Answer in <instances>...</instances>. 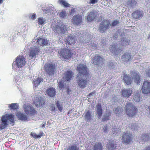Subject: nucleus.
Wrapping results in <instances>:
<instances>
[{"label": "nucleus", "instance_id": "21", "mask_svg": "<svg viewBox=\"0 0 150 150\" xmlns=\"http://www.w3.org/2000/svg\"><path fill=\"white\" fill-rule=\"evenodd\" d=\"M97 13L94 11L88 13L87 18L88 21L90 22L92 21L97 17Z\"/></svg>", "mask_w": 150, "mask_h": 150}, {"label": "nucleus", "instance_id": "60", "mask_svg": "<svg viewBox=\"0 0 150 150\" xmlns=\"http://www.w3.org/2000/svg\"><path fill=\"white\" fill-rule=\"evenodd\" d=\"M95 95V93L94 92L91 93L88 96L90 97L91 96H93Z\"/></svg>", "mask_w": 150, "mask_h": 150}, {"label": "nucleus", "instance_id": "16", "mask_svg": "<svg viewBox=\"0 0 150 150\" xmlns=\"http://www.w3.org/2000/svg\"><path fill=\"white\" fill-rule=\"evenodd\" d=\"M132 135L130 133H124L122 137V142L126 144H129L132 140Z\"/></svg>", "mask_w": 150, "mask_h": 150}, {"label": "nucleus", "instance_id": "19", "mask_svg": "<svg viewBox=\"0 0 150 150\" xmlns=\"http://www.w3.org/2000/svg\"><path fill=\"white\" fill-rule=\"evenodd\" d=\"M37 40V42L40 45H45L48 44V41L46 39L42 37L37 38H35V40Z\"/></svg>", "mask_w": 150, "mask_h": 150}, {"label": "nucleus", "instance_id": "42", "mask_svg": "<svg viewBox=\"0 0 150 150\" xmlns=\"http://www.w3.org/2000/svg\"><path fill=\"white\" fill-rule=\"evenodd\" d=\"M30 135L35 139H39L41 138L42 136V135L41 134H37L35 133L34 132H31Z\"/></svg>", "mask_w": 150, "mask_h": 150}, {"label": "nucleus", "instance_id": "7", "mask_svg": "<svg viewBox=\"0 0 150 150\" xmlns=\"http://www.w3.org/2000/svg\"><path fill=\"white\" fill-rule=\"evenodd\" d=\"M59 53L61 57L65 59H69L71 57L72 55L71 51L69 49H66L60 50L59 52Z\"/></svg>", "mask_w": 150, "mask_h": 150}, {"label": "nucleus", "instance_id": "64", "mask_svg": "<svg viewBox=\"0 0 150 150\" xmlns=\"http://www.w3.org/2000/svg\"><path fill=\"white\" fill-rule=\"evenodd\" d=\"M89 38L87 40H90V38L89 37Z\"/></svg>", "mask_w": 150, "mask_h": 150}, {"label": "nucleus", "instance_id": "13", "mask_svg": "<svg viewBox=\"0 0 150 150\" xmlns=\"http://www.w3.org/2000/svg\"><path fill=\"white\" fill-rule=\"evenodd\" d=\"M142 92L148 94L150 93V82L147 81H144L142 88Z\"/></svg>", "mask_w": 150, "mask_h": 150}, {"label": "nucleus", "instance_id": "40", "mask_svg": "<svg viewBox=\"0 0 150 150\" xmlns=\"http://www.w3.org/2000/svg\"><path fill=\"white\" fill-rule=\"evenodd\" d=\"M18 108V105L16 103H13L9 105V108L11 109L14 110L17 109Z\"/></svg>", "mask_w": 150, "mask_h": 150}, {"label": "nucleus", "instance_id": "27", "mask_svg": "<svg viewBox=\"0 0 150 150\" xmlns=\"http://www.w3.org/2000/svg\"><path fill=\"white\" fill-rule=\"evenodd\" d=\"M72 76V72L70 70H68L65 73L64 78L67 81H69Z\"/></svg>", "mask_w": 150, "mask_h": 150}, {"label": "nucleus", "instance_id": "62", "mask_svg": "<svg viewBox=\"0 0 150 150\" xmlns=\"http://www.w3.org/2000/svg\"><path fill=\"white\" fill-rule=\"evenodd\" d=\"M69 88H67V93L69 94Z\"/></svg>", "mask_w": 150, "mask_h": 150}, {"label": "nucleus", "instance_id": "38", "mask_svg": "<svg viewBox=\"0 0 150 150\" xmlns=\"http://www.w3.org/2000/svg\"><path fill=\"white\" fill-rule=\"evenodd\" d=\"M136 4V2L135 0H129L127 2V4L129 7H133Z\"/></svg>", "mask_w": 150, "mask_h": 150}, {"label": "nucleus", "instance_id": "59", "mask_svg": "<svg viewBox=\"0 0 150 150\" xmlns=\"http://www.w3.org/2000/svg\"><path fill=\"white\" fill-rule=\"evenodd\" d=\"M47 11L45 12V9L44 10V12L45 14L47 13L49 11V9L48 8H47Z\"/></svg>", "mask_w": 150, "mask_h": 150}, {"label": "nucleus", "instance_id": "63", "mask_svg": "<svg viewBox=\"0 0 150 150\" xmlns=\"http://www.w3.org/2000/svg\"><path fill=\"white\" fill-rule=\"evenodd\" d=\"M16 83L18 85H19L20 84V83L19 82V81H17V82H16Z\"/></svg>", "mask_w": 150, "mask_h": 150}, {"label": "nucleus", "instance_id": "47", "mask_svg": "<svg viewBox=\"0 0 150 150\" xmlns=\"http://www.w3.org/2000/svg\"><path fill=\"white\" fill-rule=\"evenodd\" d=\"M57 106L59 110L61 112L63 109L62 107L63 106L62 105V104L60 103L59 101H58L57 103Z\"/></svg>", "mask_w": 150, "mask_h": 150}, {"label": "nucleus", "instance_id": "34", "mask_svg": "<svg viewBox=\"0 0 150 150\" xmlns=\"http://www.w3.org/2000/svg\"><path fill=\"white\" fill-rule=\"evenodd\" d=\"M58 2L60 5L66 7H69L70 5L65 0H59Z\"/></svg>", "mask_w": 150, "mask_h": 150}, {"label": "nucleus", "instance_id": "23", "mask_svg": "<svg viewBox=\"0 0 150 150\" xmlns=\"http://www.w3.org/2000/svg\"><path fill=\"white\" fill-rule=\"evenodd\" d=\"M76 36L74 35L70 34V35L67 37L66 40L67 43L70 44H74L75 42Z\"/></svg>", "mask_w": 150, "mask_h": 150}, {"label": "nucleus", "instance_id": "6", "mask_svg": "<svg viewBox=\"0 0 150 150\" xmlns=\"http://www.w3.org/2000/svg\"><path fill=\"white\" fill-rule=\"evenodd\" d=\"M68 26L62 24L61 25H57L55 27H53V30L56 34L59 33L64 34L66 31L67 30Z\"/></svg>", "mask_w": 150, "mask_h": 150}, {"label": "nucleus", "instance_id": "30", "mask_svg": "<svg viewBox=\"0 0 150 150\" xmlns=\"http://www.w3.org/2000/svg\"><path fill=\"white\" fill-rule=\"evenodd\" d=\"M68 13L65 11H62L59 14V16L62 18L67 19L68 17Z\"/></svg>", "mask_w": 150, "mask_h": 150}, {"label": "nucleus", "instance_id": "36", "mask_svg": "<svg viewBox=\"0 0 150 150\" xmlns=\"http://www.w3.org/2000/svg\"><path fill=\"white\" fill-rule=\"evenodd\" d=\"M82 32H80V33H79H79H78V34L76 33V35L78 37V39H79V40L80 41L82 40V41H83V40H85V37H86V36L87 37L88 36L87 35H86L85 36L84 34H83V33L82 34Z\"/></svg>", "mask_w": 150, "mask_h": 150}, {"label": "nucleus", "instance_id": "39", "mask_svg": "<svg viewBox=\"0 0 150 150\" xmlns=\"http://www.w3.org/2000/svg\"><path fill=\"white\" fill-rule=\"evenodd\" d=\"M97 114L99 117H100L102 114L101 105L99 104L97 106Z\"/></svg>", "mask_w": 150, "mask_h": 150}, {"label": "nucleus", "instance_id": "57", "mask_svg": "<svg viewBox=\"0 0 150 150\" xmlns=\"http://www.w3.org/2000/svg\"><path fill=\"white\" fill-rule=\"evenodd\" d=\"M75 9H71V12H70V13H71V14H74L75 13Z\"/></svg>", "mask_w": 150, "mask_h": 150}, {"label": "nucleus", "instance_id": "1", "mask_svg": "<svg viewBox=\"0 0 150 150\" xmlns=\"http://www.w3.org/2000/svg\"><path fill=\"white\" fill-rule=\"evenodd\" d=\"M14 116L12 114H6L2 116V122L0 124V131L4 129L7 125L13 123Z\"/></svg>", "mask_w": 150, "mask_h": 150}, {"label": "nucleus", "instance_id": "35", "mask_svg": "<svg viewBox=\"0 0 150 150\" xmlns=\"http://www.w3.org/2000/svg\"><path fill=\"white\" fill-rule=\"evenodd\" d=\"M150 138V134H144L142 135L141 139L144 142L148 141Z\"/></svg>", "mask_w": 150, "mask_h": 150}, {"label": "nucleus", "instance_id": "46", "mask_svg": "<svg viewBox=\"0 0 150 150\" xmlns=\"http://www.w3.org/2000/svg\"><path fill=\"white\" fill-rule=\"evenodd\" d=\"M139 127L138 125H136L135 123L131 125V128L132 130H137Z\"/></svg>", "mask_w": 150, "mask_h": 150}, {"label": "nucleus", "instance_id": "44", "mask_svg": "<svg viewBox=\"0 0 150 150\" xmlns=\"http://www.w3.org/2000/svg\"><path fill=\"white\" fill-rule=\"evenodd\" d=\"M116 66V64L112 62H109L108 64V67L110 69L115 68Z\"/></svg>", "mask_w": 150, "mask_h": 150}, {"label": "nucleus", "instance_id": "26", "mask_svg": "<svg viewBox=\"0 0 150 150\" xmlns=\"http://www.w3.org/2000/svg\"><path fill=\"white\" fill-rule=\"evenodd\" d=\"M91 113L89 111H85V112L83 114L84 115L85 120H87L88 121H90L91 120Z\"/></svg>", "mask_w": 150, "mask_h": 150}, {"label": "nucleus", "instance_id": "4", "mask_svg": "<svg viewBox=\"0 0 150 150\" xmlns=\"http://www.w3.org/2000/svg\"><path fill=\"white\" fill-rule=\"evenodd\" d=\"M41 47L39 46H35L31 47L29 50V57L33 58L36 57L40 53Z\"/></svg>", "mask_w": 150, "mask_h": 150}, {"label": "nucleus", "instance_id": "53", "mask_svg": "<svg viewBox=\"0 0 150 150\" xmlns=\"http://www.w3.org/2000/svg\"><path fill=\"white\" fill-rule=\"evenodd\" d=\"M145 71L146 75L150 77V67H148V69H146Z\"/></svg>", "mask_w": 150, "mask_h": 150}, {"label": "nucleus", "instance_id": "43", "mask_svg": "<svg viewBox=\"0 0 150 150\" xmlns=\"http://www.w3.org/2000/svg\"><path fill=\"white\" fill-rule=\"evenodd\" d=\"M58 86L61 89L65 88V86L64 85V81H59L58 83Z\"/></svg>", "mask_w": 150, "mask_h": 150}, {"label": "nucleus", "instance_id": "17", "mask_svg": "<svg viewBox=\"0 0 150 150\" xmlns=\"http://www.w3.org/2000/svg\"><path fill=\"white\" fill-rule=\"evenodd\" d=\"M143 15V12L141 10H136L132 14V16L133 18L134 19H140Z\"/></svg>", "mask_w": 150, "mask_h": 150}, {"label": "nucleus", "instance_id": "55", "mask_svg": "<svg viewBox=\"0 0 150 150\" xmlns=\"http://www.w3.org/2000/svg\"><path fill=\"white\" fill-rule=\"evenodd\" d=\"M50 109L51 111L54 112L55 110V106L54 105H51Z\"/></svg>", "mask_w": 150, "mask_h": 150}, {"label": "nucleus", "instance_id": "58", "mask_svg": "<svg viewBox=\"0 0 150 150\" xmlns=\"http://www.w3.org/2000/svg\"><path fill=\"white\" fill-rule=\"evenodd\" d=\"M144 150H150V146H148L144 149Z\"/></svg>", "mask_w": 150, "mask_h": 150}, {"label": "nucleus", "instance_id": "45", "mask_svg": "<svg viewBox=\"0 0 150 150\" xmlns=\"http://www.w3.org/2000/svg\"><path fill=\"white\" fill-rule=\"evenodd\" d=\"M89 45L90 47H91L92 50H96L97 48L98 45L93 42H91L90 43Z\"/></svg>", "mask_w": 150, "mask_h": 150}, {"label": "nucleus", "instance_id": "20", "mask_svg": "<svg viewBox=\"0 0 150 150\" xmlns=\"http://www.w3.org/2000/svg\"><path fill=\"white\" fill-rule=\"evenodd\" d=\"M110 51L114 55L117 54L121 51L120 49L117 48L115 44L110 45Z\"/></svg>", "mask_w": 150, "mask_h": 150}, {"label": "nucleus", "instance_id": "52", "mask_svg": "<svg viewBox=\"0 0 150 150\" xmlns=\"http://www.w3.org/2000/svg\"><path fill=\"white\" fill-rule=\"evenodd\" d=\"M109 129V126L108 125H106L104 127L103 130L106 133L108 131Z\"/></svg>", "mask_w": 150, "mask_h": 150}, {"label": "nucleus", "instance_id": "8", "mask_svg": "<svg viewBox=\"0 0 150 150\" xmlns=\"http://www.w3.org/2000/svg\"><path fill=\"white\" fill-rule=\"evenodd\" d=\"M77 70L79 71L78 76H86L87 74V68L86 65L83 64H79L77 67Z\"/></svg>", "mask_w": 150, "mask_h": 150}, {"label": "nucleus", "instance_id": "32", "mask_svg": "<svg viewBox=\"0 0 150 150\" xmlns=\"http://www.w3.org/2000/svg\"><path fill=\"white\" fill-rule=\"evenodd\" d=\"M43 82L42 79L41 77H38L34 79L33 81V83L35 86L36 87L39 84Z\"/></svg>", "mask_w": 150, "mask_h": 150}, {"label": "nucleus", "instance_id": "31", "mask_svg": "<svg viewBox=\"0 0 150 150\" xmlns=\"http://www.w3.org/2000/svg\"><path fill=\"white\" fill-rule=\"evenodd\" d=\"M37 23L38 25H43L46 23V20L45 18L43 17H39L38 18Z\"/></svg>", "mask_w": 150, "mask_h": 150}, {"label": "nucleus", "instance_id": "5", "mask_svg": "<svg viewBox=\"0 0 150 150\" xmlns=\"http://www.w3.org/2000/svg\"><path fill=\"white\" fill-rule=\"evenodd\" d=\"M86 76H78L76 80L78 86L81 89H83L86 87L87 84V81Z\"/></svg>", "mask_w": 150, "mask_h": 150}, {"label": "nucleus", "instance_id": "50", "mask_svg": "<svg viewBox=\"0 0 150 150\" xmlns=\"http://www.w3.org/2000/svg\"><path fill=\"white\" fill-rule=\"evenodd\" d=\"M37 17V15L35 13L30 14V15L29 18L33 20H34Z\"/></svg>", "mask_w": 150, "mask_h": 150}, {"label": "nucleus", "instance_id": "54", "mask_svg": "<svg viewBox=\"0 0 150 150\" xmlns=\"http://www.w3.org/2000/svg\"><path fill=\"white\" fill-rule=\"evenodd\" d=\"M98 0H90L89 3L90 4H94L96 3Z\"/></svg>", "mask_w": 150, "mask_h": 150}, {"label": "nucleus", "instance_id": "61", "mask_svg": "<svg viewBox=\"0 0 150 150\" xmlns=\"http://www.w3.org/2000/svg\"><path fill=\"white\" fill-rule=\"evenodd\" d=\"M147 111H149V114L150 115V105L148 107V108L147 109Z\"/></svg>", "mask_w": 150, "mask_h": 150}, {"label": "nucleus", "instance_id": "15", "mask_svg": "<svg viewBox=\"0 0 150 150\" xmlns=\"http://www.w3.org/2000/svg\"><path fill=\"white\" fill-rule=\"evenodd\" d=\"M71 21L74 25H81L82 22V17L79 15H75L73 16Z\"/></svg>", "mask_w": 150, "mask_h": 150}, {"label": "nucleus", "instance_id": "10", "mask_svg": "<svg viewBox=\"0 0 150 150\" xmlns=\"http://www.w3.org/2000/svg\"><path fill=\"white\" fill-rule=\"evenodd\" d=\"M110 25V22L108 20H105L100 23L99 30L101 32H103L107 29L108 28V27Z\"/></svg>", "mask_w": 150, "mask_h": 150}, {"label": "nucleus", "instance_id": "51", "mask_svg": "<svg viewBox=\"0 0 150 150\" xmlns=\"http://www.w3.org/2000/svg\"><path fill=\"white\" fill-rule=\"evenodd\" d=\"M119 21L117 20L113 21L110 24V25L112 26H115L119 23Z\"/></svg>", "mask_w": 150, "mask_h": 150}, {"label": "nucleus", "instance_id": "49", "mask_svg": "<svg viewBox=\"0 0 150 150\" xmlns=\"http://www.w3.org/2000/svg\"><path fill=\"white\" fill-rule=\"evenodd\" d=\"M134 100L136 102H138L140 100V97L139 94H137L136 95H135L133 97Z\"/></svg>", "mask_w": 150, "mask_h": 150}, {"label": "nucleus", "instance_id": "33", "mask_svg": "<svg viewBox=\"0 0 150 150\" xmlns=\"http://www.w3.org/2000/svg\"><path fill=\"white\" fill-rule=\"evenodd\" d=\"M115 147L114 143L112 142H109L107 146V150H115Z\"/></svg>", "mask_w": 150, "mask_h": 150}, {"label": "nucleus", "instance_id": "48", "mask_svg": "<svg viewBox=\"0 0 150 150\" xmlns=\"http://www.w3.org/2000/svg\"><path fill=\"white\" fill-rule=\"evenodd\" d=\"M67 150H80L79 148L75 145H73L70 146Z\"/></svg>", "mask_w": 150, "mask_h": 150}, {"label": "nucleus", "instance_id": "56", "mask_svg": "<svg viewBox=\"0 0 150 150\" xmlns=\"http://www.w3.org/2000/svg\"><path fill=\"white\" fill-rule=\"evenodd\" d=\"M119 131L117 129H115V130L114 133H113V134H117L119 133Z\"/></svg>", "mask_w": 150, "mask_h": 150}, {"label": "nucleus", "instance_id": "24", "mask_svg": "<svg viewBox=\"0 0 150 150\" xmlns=\"http://www.w3.org/2000/svg\"><path fill=\"white\" fill-rule=\"evenodd\" d=\"M47 94L50 97H53L56 94L55 89L53 88H48L47 91Z\"/></svg>", "mask_w": 150, "mask_h": 150}, {"label": "nucleus", "instance_id": "2", "mask_svg": "<svg viewBox=\"0 0 150 150\" xmlns=\"http://www.w3.org/2000/svg\"><path fill=\"white\" fill-rule=\"evenodd\" d=\"M134 79V82L137 83H140V77L139 74L136 73H133V76L132 78H131L129 76L127 75H125L123 77V80L125 82L127 85L130 84L132 80Z\"/></svg>", "mask_w": 150, "mask_h": 150}, {"label": "nucleus", "instance_id": "25", "mask_svg": "<svg viewBox=\"0 0 150 150\" xmlns=\"http://www.w3.org/2000/svg\"><path fill=\"white\" fill-rule=\"evenodd\" d=\"M17 116L20 120L24 121L28 120L27 115L21 112H18L17 114Z\"/></svg>", "mask_w": 150, "mask_h": 150}, {"label": "nucleus", "instance_id": "22", "mask_svg": "<svg viewBox=\"0 0 150 150\" xmlns=\"http://www.w3.org/2000/svg\"><path fill=\"white\" fill-rule=\"evenodd\" d=\"M132 93V91L129 89H124L122 91V95L124 97L128 98Z\"/></svg>", "mask_w": 150, "mask_h": 150}, {"label": "nucleus", "instance_id": "9", "mask_svg": "<svg viewBox=\"0 0 150 150\" xmlns=\"http://www.w3.org/2000/svg\"><path fill=\"white\" fill-rule=\"evenodd\" d=\"M24 111L28 115L32 116L34 115L36 112V110L31 106L25 105L23 106Z\"/></svg>", "mask_w": 150, "mask_h": 150}, {"label": "nucleus", "instance_id": "18", "mask_svg": "<svg viewBox=\"0 0 150 150\" xmlns=\"http://www.w3.org/2000/svg\"><path fill=\"white\" fill-rule=\"evenodd\" d=\"M103 60L104 59L102 57L97 55L94 57L93 62L95 65H100L103 63Z\"/></svg>", "mask_w": 150, "mask_h": 150}, {"label": "nucleus", "instance_id": "37", "mask_svg": "<svg viewBox=\"0 0 150 150\" xmlns=\"http://www.w3.org/2000/svg\"><path fill=\"white\" fill-rule=\"evenodd\" d=\"M110 114L111 113L110 112L108 111H107L106 113L103 116L102 119L103 120V121H105L109 120L110 119L109 116L110 115Z\"/></svg>", "mask_w": 150, "mask_h": 150}, {"label": "nucleus", "instance_id": "41", "mask_svg": "<svg viewBox=\"0 0 150 150\" xmlns=\"http://www.w3.org/2000/svg\"><path fill=\"white\" fill-rule=\"evenodd\" d=\"M122 108L120 106H119L115 109L114 110V112L116 114H119L122 111Z\"/></svg>", "mask_w": 150, "mask_h": 150}, {"label": "nucleus", "instance_id": "11", "mask_svg": "<svg viewBox=\"0 0 150 150\" xmlns=\"http://www.w3.org/2000/svg\"><path fill=\"white\" fill-rule=\"evenodd\" d=\"M33 100L34 103L37 107H40L44 105L45 102L44 100L38 95L34 96Z\"/></svg>", "mask_w": 150, "mask_h": 150}, {"label": "nucleus", "instance_id": "28", "mask_svg": "<svg viewBox=\"0 0 150 150\" xmlns=\"http://www.w3.org/2000/svg\"><path fill=\"white\" fill-rule=\"evenodd\" d=\"M103 148L101 142H96L95 144L93 150H103Z\"/></svg>", "mask_w": 150, "mask_h": 150}, {"label": "nucleus", "instance_id": "3", "mask_svg": "<svg viewBox=\"0 0 150 150\" xmlns=\"http://www.w3.org/2000/svg\"><path fill=\"white\" fill-rule=\"evenodd\" d=\"M126 110L127 115L129 117L133 116L137 111L136 108L131 103H127L126 105Z\"/></svg>", "mask_w": 150, "mask_h": 150}, {"label": "nucleus", "instance_id": "12", "mask_svg": "<svg viewBox=\"0 0 150 150\" xmlns=\"http://www.w3.org/2000/svg\"><path fill=\"white\" fill-rule=\"evenodd\" d=\"M16 61L17 66L19 68L23 67L26 63L25 59L23 56L17 57Z\"/></svg>", "mask_w": 150, "mask_h": 150}, {"label": "nucleus", "instance_id": "14", "mask_svg": "<svg viewBox=\"0 0 150 150\" xmlns=\"http://www.w3.org/2000/svg\"><path fill=\"white\" fill-rule=\"evenodd\" d=\"M45 70L49 74L52 75L54 72V65L52 64H46L44 66Z\"/></svg>", "mask_w": 150, "mask_h": 150}, {"label": "nucleus", "instance_id": "29", "mask_svg": "<svg viewBox=\"0 0 150 150\" xmlns=\"http://www.w3.org/2000/svg\"><path fill=\"white\" fill-rule=\"evenodd\" d=\"M122 59L124 61L127 62L129 61L131 59L130 54L127 52L125 53L122 56Z\"/></svg>", "mask_w": 150, "mask_h": 150}]
</instances>
